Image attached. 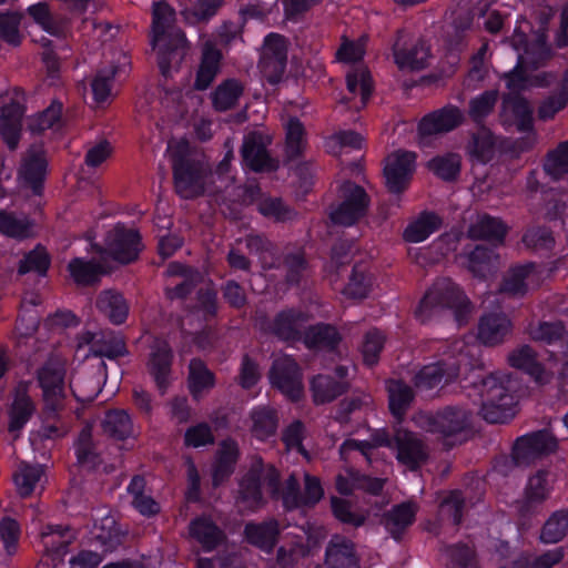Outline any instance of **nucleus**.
<instances>
[{
	"instance_id": "obj_1",
	"label": "nucleus",
	"mask_w": 568,
	"mask_h": 568,
	"mask_svg": "<svg viewBox=\"0 0 568 568\" xmlns=\"http://www.w3.org/2000/svg\"><path fill=\"white\" fill-rule=\"evenodd\" d=\"M304 494H298V481L291 476L283 493L278 489V474L276 469L265 466L261 459H255L248 474L241 480L237 506L244 510H254L263 503L264 495L281 497L286 508L301 505L312 506L320 501L324 495L323 487L317 477L305 474Z\"/></svg>"
},
{
	"instance_id": "obj_2",
	"label": "nucleus",
	"mask_w": 568,
	"mask_h": 568,
	"mask_svg": "<svg viewBox=\"0 0 568 568\" xmlns=\"http://www.w3.org/2000/svg\"><path fill=\"white\" fill-rule=\"evenodd\" d=\"M379 447H388L396 454L397 460L410 469L417 468L427 457L426 447L413 433L397 429L393 438L385 432H376L371 440L346 439L341 446L343 458L353 452H359L368 463H372L375 452Z\"/></svg>"
},
{
	"instance_id": "obj_3",
	"label": "nucleus",
	"mask_w": 568,
	"mask_h": 568,
	"mask_svg": "<svg viewBox=\"0 0 568 568\" xmlns=\"http://www.w3.org/2000/svg\"><path fill=\"white\" fill-rule=\"evenodd\" d=\"M515 383L506 373H493L474 383V402L480 405V414L489 423H505L516 414Z\"/></svg>"
},
{
	"instance_id": "obj_4",
	"label": "nucleus",
	"mask_w": 568,
	"mask_h": 568,
	"mask_svg": "<svg viewBox=\"0 0 568 568\" xmlns=\"http://www.w3.org/2000/svg\"><path fill=\"white\" fill-rule=\"evenodd\" d=\"M152 45L158 50L159 65L164 75L169 74L170 62H180L186 53L184 33L172 24L174 12L165 2L153 6Z\"/></svg>"
},
{
	"instance_id": "obj_5",
	"label": "nucleus",
	"mask_w": 568,
	"mask_h": 568,
	"mask_svg": "<svg viewBox=\"0 0 568 568\" xmlns=\"http://www.w3.org/2000/svg\"><path fill=\"white\" fill-rule=\"evenodd\" d=\"M475 346L467 345L464 341H455L452 349L443 354L438 362L424 366L415 376V385L418 389H432L443 381L448 383L454 379L462 365L469 364Z\"/></svg>"
},
{
	"instance_id": "obj_6",
	"label": "nucleus",
	"mask_w": 568,
	"mask_h": 568,
	"mask_svg": "<svg viewBox=\"0 0 568 568\" xmlns=\"http://www.w3.org/2000/svg\"><path fill=\"white\" fill-rule=\"evenodd\" d=\"M450 308L455 312L457 322L460 324L470 312V304L463 291L450 280H438L425 294L418 308L417 315L426 321L433 313Z\"/></svg>"
},
{
	"instance_id": "obj_7",
	"label": "nucleus",
	"mask_w": 568,
	"mask_h": 568,
	"mask_svg": "<svg viewBox=\"0 0 568 568\" xmlns=\"http://www.w3.org/2000/svg\"><path fill=\"white\" fill-rule=\"evenodd\" d=\"M187 141L171 140L168 144V156L173 166L174 182L182 197H193L203 192L202 180L197 168L189 160Z\"/></svg>"
},
{
	"instance_id": "obj_8",
	"label": "nucleus",
	"mask_w": 568,
	"mask_h": 568,
	"mask_svg": "<svg viewBox=\"0 0 568 568\" xmlns=\"http://www.w3.org/2000/svg\"><path fill=\"white\" fill-rule=\"evenodd\" d=\"M64 377L65 361L60 357L50 358L38 371L37 378L48 416L54 415L64 405L67 396Z\"/></svg>"
},
{
	"instance_id": "obj_9",
	"label": "nucleus",
	"mask_w": 568,
	"mask_h": 568,
	"mask_svg": "<svg viewBox=\"0 0 568 568\" xmlns=\"http://www.w3.org/2000/svg\"><path fill=\"white\" fill-rule=\"evenodd\" d=\"M142 247L141 236L135 229L118 224L105 237L104 254L124 264L134 261Z\"/></svg>"
},
{
	"instance_id": "obj_10",
	"label": "nucleus",
	"mask_w": 568,
	"mask_h": 568,
	"mask_svg": "<svg viewBox=\"0 0 568 568\" xmlns=\"http://www.w3.org/2000/svg\"><path fill=\"white\" fill-rule=\"evenodd\" d=\"M287 49L288 43L283 36L270 33L265 37L258 68L268 82L276 83L282 79L286 68Z\"/></svg>"
},
{
	"instance_id": "obj_11",
	"label": "nucleus",
	"mask_w": 568,
	"mask_h": 568,
	"mask_svg": "<svg viewBox=\"0 0 568 568\" xmlns=\"http://www.w3.org/2000/svg\"><path fill=\"white\" fill-rule=\"evenodd\" d=\"M367 199L364 190L351 182L341 187V202L332 207L329 216L334 224L352 225L364 213Z\"/></svg>"
},
{
	"instance_id": "obj_12",
	"label": "nucleus",
	"mask_w": 568,
	"mask_h": 568,
	"mask_svg": "<svg viewBox=\"0 0 568 568\" xmlns=\"http://www.w3.org/2000/svg\"><path fill=\"white\" fill-rule=\"evenodd\" d=\"M511 43L514 49L518 52V61L515 69L506 74L507 88L511 92H516L530 85L546 84L547 82L545 74L538 73L534 77V79H529L524 74L528 64L532 62L529 57L530 49L526 44L524 32L516 30L511 39Z\"/></svg>"
},
{
	"instance_id": "obj_13",
	"label": "nucleus",
	"mask_w": 568,
	"mask_h": 568,
	"mask_svg": "<svg viewBox=\"0 0 568 568\" xmlns=\"http://www.w3.org/2000/svg\"><path fill=\"white\" fill-rule=\"evenodd\" d=\"M270 381L291 399H297L303 393L301 373L294 359L287 355L277 356L274 359Z\"/></svg>"
},
{
	"instance_id": "obj_14",
	"label": "nucleus",
	"mask_w": 568,
	"mask_h": 568,
	"mask_svg": "<svg viewBox=\"0 0 568 568\" xmlns=\"http://www.w3.org/2000/svg\"><path fill=\"white\" fill-rule=\"evenodd\" d=\"M415 154L408 151H396L386 158L384 176L390 192L399 193L407 187L415 170Z\"/></svg>"
},
{
	"instance_id": "obj_15",
	"label": "nucleus",
	"mask_w": 568,
	"mask_h": 568,
	"mask_svg": "<svg viewBox=\"0 0 568 568\" xmlns=\"http://www.w3.org/2000/svg\"><path fill=\"white\" fill-rule=\"evenodd\" d=\"M85 347H88V352L84 354L85 357L92 354L95 356L115 358L125 353L123 339L112 332H83L77 338L75 352L80 353V351Z\"/></svg>"
},
{
	"instance_id": "obj_16",
	"label": "nucleus",
	"mask_w": 568,
	"mask_h": 568,
	"mask_svg": "<svg viewBox=\"0 0 568 568\" xmlns=\"http://www.w3.org/2000/svg\"><path fill=\"white\" fill-rule=\"evenodd\" d=\"M558 312L566 317L565 321L558 322H539L528 326V335L531 339L548 345L558 344L568 365V303L559 306Z\"/></svg>"
},
{
	"instance_id": "obj_17",
	"label": "nucleus",
	"mask_w": 568,
	"mask_h": 568,
	"mask_svg": "<svg viewBox=\"0 0 568 568\" xmlns=\"http://www.w3.org/2000/svg\"><path fill=\"white\" fill-rule=\"evenodd\" d=\"M6 99L9 102L1 109L0 135L8 148L13 150L20 138L24 97L22 92L13 90L12 95L7 94Z\"/></svg>"
},
{
	"instance_id": "obj_18",
	"label": "nucleus",
	"mask_w": 568,
	"mask_h": 568,
	"mask_svg": "<svg viewBox=\"0 0 568 568\" xmlns=\"http://www.w3.org/2000/svg\"><path fill=\"white\" fill-rule=\"evenodd\" d=\"M542 268L534 263L516 265L507 272L501 284V292L514 296H521L536 288L545 280Z\"/></svg>"
},
{
	"instance_id": "obj_19",
	"label": "nucleus",
	"mask_w": 568,
	"mask_h": 568,
	"mask_svg": "<svg viewBox=\"0 0 568 568\" xmlns=\"http://www.w3.org/2000/svg\"><path fill=\"white\" fill-rule=\"evenodd\" d=\"M557 447L555 437L548 432H538L517 439L513 458L516 464L525 465L541 455L554 452Z\"/></svg>"
},
{
	"instance_id": "obj_20",
	"label": "nucleus",
	"mask_w": 568,
	"mask_h": 568,
	"mask_svg": "<svg viewBox=\"0 0 568 568\" xmlns=\"http://www.w3.org/2000/svg\"><path fill=\"white\" fill-rule=\"evenodd\" d=\"M469 413L462 408H447L437 415L422 414L417 423L432 433L449 436L463 430L469 422Z\"/></svg>"
},
{
	"instance_id": "obj_21",
	"label": "nucleus",
	"mask_w": 568,
	"mask_h": 568,
	"mask_svg": "<svg viewBox=\"0 0 568 568\" xmlns=\"http://www.w3.org/2000/svg\"><path fill=\"white\" fill-rule=\"evenodd\" d=\"M347 93L339 101V108L358 111L364 108L372 93V81L368 71L361 67L346 75Z\"/></svg>"
},
{
	"instance_id": "obj_22",
	"label": "nucleus",
	"mask_w": 568,
	"mask_h": 568,
	"mask_svg": "<svg viewBox=\"0 0 568 568\" xmlns=\"http://www.w3.org/2000/svg\"><path fill=\"white\" fill-rule=\"evenodd\" d=\"M508 363L511 367L527 373L537 384L545 385L554 376L552 365L544 367L538 363L535 351L528 345H521L508 354Z\"/></svg>"
},
{
	"instance_id": "obj_23",
	"label": "nucleus",
	"mask_w": 568,
	"mask_h": 568,
	"mask_svg": "<svg viewBox=\"0 0 568 568\" xmlns=\"http://www.w3.org/2000/svg\"><path fill=\"white\" fill-rule=\"evenodd\" d=\"M47 161L41 146L32 148L23 159L19 171V183L22 189H31L39 194L44 179Z\"/></svg>"
},
{
	"instance_id": "obj_24",
	"label": "nucleus",
	"mask_w": 568,
	"mask_h": 568,
	"mask_svg": "<svg viewBox=\"0 0 568 568\" xmlns=\"http://www.w3.org/2000/svg\"><path fill=\"white\" fill-rule=\"evenodd\" d=\"M270 139L260 132H253L245 136L242 148L243 163L253 171L273 169L272 161L267 154L266 145Z\"/></svg>"
},
{
	"instance_id": "obj_25",
	"label": "nucleus",
	"mask_w": 568,
	"mask_h": 568,
	"mask_svg": "<svg viewBox=\"0 0 568 568\" xmlns=\"http://www.w3.org/2000/svg\"><path fill=\"white\" fill-rule=\"evenodd\" d=\"M511 332V322L503 313H488L480 317L477 338L484 345L503 343Z\"/></svg>"
},
{
	"instance_id": "obj_26",
	"label": "nucleus",
	"mask_w": 568,
	"mask_h": 568,
	"mask_svg": "<svg viewBox=\"0 0 568 568\" xmlns=\"http://www.w3.org/2000/svg\"><path fill=\"white\" fill-rule=\"evenodd\" d=\"M116 57V65L99 70L91 81L93 101L97 105H103L109 101L113 77L130 65V59L124 52H118Z\"/></svg>"
},
{
	"instance_id": "obj_27",
	"label": "nucleus",
	"mask_w": 568,
	"mask_h": 568,
	"mask_svg": "<svg viewBox=\"0 0 568 568\" xmlns=\"http://www.w3.org/2000/svg\"><path fill=\"white\" fill-rule=\"evenodd\" d=\"M463 119L462 112L456 108H445L426 115L419 123L418 133L422 142L427 136L448 132L455 129Z\"/></svg>"
},
{
	"instance_id": "obj_28",
	"label": "nucleus",
	"mask_w": 568,
	"mask_h": 568,
	"mask_svg": "<svg viewBox=\"0 0 568 568\" xmlns=\"http://www.w3.org/2000/svg\"><path fill=\"white\" fill-rule=\"evenodd\" d=\"M405 34L399 33L394 44L395 63L402 70L422 69L429 59V47L425 41H418L410 49H404Z\"/></svg>"
},
{
	"instance_id": "obj_29",
	"label": "nucleus",
	"mask_w": 568,
	"mask_h": 568,
	"mask_svg": "<svg viewBox=\"0 0 568 568\" xmlns=\"http://www.w3.org/2000/svg\"><path fill=\"white\" fill-rule=\"evenodd\" d=\"M172 354L170 346L164 341H156L152 346L149 369L158 387L164 390L170 381Z\"/></svg>"
},
{
	"instance_id": "obj_30",
	"label": "nucleus",
	"mask_w": 568,
	"mask_h": 568,
	"mask_svg": "<svg viewBox=\"0 0 568 568\" xmlns=\"http://www.w3.org/2000/svg\"><path fill=\"white\" fill-rule=\"evenodd\" d=\"M531 108L519 97L509 94L503 102V119L508 125H515L519 131H527L531 124Z\"/></svg>"
},
{
	"instance_id": "obj_31",
	"label": "nucleus",
	"mask_w": 568,
	"mask_h": 568,
	"mask_svg": "<svg viewBox=\"0 0 568 568\" xmlns=\"http://www.w3.org/2000/svg\"><path fill=\"white\" fill-rule=\"evenodd\" d=\"M554 480L555 475L548 470H539L529 477L524 497L526 511H529L532 506L539 505L548 498Z\"/></svg>"
},
{
	"instance_id": "obj_32",
	"label": "nucleus",
	"mask_w": 568,
	"mask_h": 568,
	"mask_svg": "<svg viewBox=\"0 0 568 568\" xmlns=\"http://www.w3.org/2000/svg\"><path fill=\"white\" fill-rule=\"evenodd\" d=\"M221 52L215 49L211 41H206L202 50V59L196 73L195 87L200 90L206 89L220 71Z\"/></svg>"
},
{
	"instance_id": "obj_33",
	"label": "nucleus",
	"mask_w": 568,
	"mask_h": 568,
	"mask_svg": "<svg viewBox=\"0 0 568 568\" xmlns=\"http://www.w3.org/2000/svg\"><path fill=\"white\" fill-rule=\"evenodd\" d=\"M327 568H358V561L349 540L335 536L326 550Z\"/></svg>"
},
{
	"instance_id": "obj_34",
	"label": "nucleus",
	"mask_w": 568,
	"mask_h": 568,
	"mask_svg": "<svg viewBox=\"0 0 568 568\" xmlns=\"http://www.w3.org/2000/svg\"><path fill=\"white\" fill-rule=\"evenodd\" d=\"M348 369L344 366L337 368L338 381H334L328 375H318L312 381V390L316 403H325L334 399L345 389L343 378L347 375Z\"/></svg>"
},
{
	"instance_id": "obj_35",
	"label": "nucleus",
	"mask_w": 568,
	"mask_h": 568,
	"mask_svg": "<svg viewBox=\"0 0 568 568\" xmlns=\"http://www.w3.org/2000/svg\"><path fill=\"white\" fill-rule=\"evenodd\" d=\"M306 321V315L300 311L282 312L274 322L273 331L282 339L295 341L301 338Z\"/></svg>"
},
{
	"instance_id": "obj_36",
	"label": "nucleus",
	"mask_w": 568,
	"mask_h": 568,
	"mask_svg": "<svg viewBox=\"0 0 568 568\" xmlns=\"http://www.w3.org/2000/svg\"><path fill=\"white\" fill-rule=\"evenodd\" d=\"M97 307L109 317L113 324H122L129 313V306L123 296L112 290L100 293Z\"/></svg>"
},
{
	"instance_id": "obj_37",
	"label": "nucleus",
	"mask_w": 568,
	"mask_h": 568,
	"mask_svg": "<svg viewBox=\"0 0 568 568\" xmlns=\"http://www.w3.org/2000/svg\"><path fill=\"white\" fill-rule=\"evenodd\" d=\"M442 224V220L434 213H423L408 223L403 236L406 242L419 243L428 239Z\"/></svg>"
},
{
	"instance_id": "obj_38",
	"label": "nucleus",
	"mask_w": 568,
	"mask_h": 568,
	"mask_svg": "<svg viewBox=\"0 0 568 568\" xmlns=\"http://www.w3.org/2000/svg\"><path fill=\"white\" fill-rule=\"evenodd\" d=\"M463 263L478 277H486L497 266L498 256L493 250L477 245L469 254L463 256Z\"/></svg>"
},
{
	"instance_id": "obj_39",
	"label": "nucleus",
	"mask_w": 568,
	"mask_h": 568,
	"mask_svg": "<svg viewBox=\"0 0 568 568\" xmlns=\"http://www.w3.org/2000/svg\"><path fill=\"white\" fill-rule=\"evenodd\" d=\"M336 488L343 495H348L356 488L377 494L383 488V481L378 478L359 476L352 469H346L337 476Z\"/></svg>"
},
{
	"instance_id": "obj_40",
	"label": "nucleus",
	"mask_w": 568,
	"mask_h": 568,
	"mask_svg": "<svg viewBox=\"0 0 568 568\" xmlns=\"http://www.w3.org/2000/svg\"><path fill=\"white\" fill-rule=\"evenodd\" d=\"M214 385L213 373L201 361H192L189 367V388L193 397L204 396Z\"/></svg>"
},
{
	"instance_id": "obj_41",
	"label": "nucleus",
	"mask_w": 568,
	"mask_h": 568,
	"mask_svg": "<svg viewBox=\"0 0 568 568\" xmlns=\"http://www.w3.org/2000/svg\"><path fill=\"white\" fill-rule=\"evenodd\" d=\"M27 385L17 389L12 407L10 410L9 430L11 433L19 432L28 422L34 410L33 403L26 393Z\"/></svg>"
},
{
	"instance_id": "obj_42",
	"label": "nucleus",
	"mask_w": 568,
	"mask_h": 568,
	"mask_svg": "<svg viewBox=\"0 0 568 568\" xmlns=\"http://www.w3.org/2000/svg\"><path fill=\"white\" fill-rule=\"evenodd\" d=\"M39 303L40 298L37 294H29L23 297L16 325V333L18 336L27 337L36 331L39 322V314L34 307Z\"/></svg>"
},
{
	"instance_id": "obj_43",
	"label": "nucleus",
	"mask_w": 568,
	"mask_h": 568,
	"mask_svg": "<svg viewBox=\"0 0 568 568\" xmlns=\"http://www.w3.org/2000/svg\"><path fill=\"white\" fill-rule=\"evenodd\" d=\"M190 535L207 551L217 546L223 538L222 531L206 517L191 523Z\"/></svg>"
},
{
	"instance_id": "obj_44",
	"label": "nucleus",
	"mask_w": 568,
	"mask_h": 568,
	"mask_svg": "<svg viewBox=\"0 0 568 568\" xmlns=\"http://www.w3.org/2000/svg\"><path fill=\"white\" fill-rule=\"evenodd\" d=\"M42 477L43 469L41 466H32L27 463H20L13 475L14 484L22 497L30 496L36 491L41 484Z\"/></svg>"
},
{
	"instance_id": "obj_45",
	"label": "nucleus",
	"mask_w": 568,
	"mask_h": 568,
	"mask_svg": "<svg viewBox=\"0 0 568 568\" xmlns=\"http://www.w3.org/2000/svg\"><path fill=\"white\" fill-rule=\"evenodd\" d=\"M469 236L474 239H485L500 242L506 234V226L496 217L479 215L471 223L468 230Z\"/></svg>"
},
{
	"instance_id": "obj_46",
	"label": "nucleus",
	"mask_w": 568,
	"mask_h": 568,
	"mask_svg": "<svg viewBox=\"0 0 568 568\" xmlns=\"http://www.w3.org/2000/svg\"><path fill=\"white\" fill-rule=\"evenodd\" d=\"M277 534V524L273 520L263 524H247L245 528V536L248 542L264 551L272 550Z\"/></svg>"
},
{
	"instance_id": "obj_47",
	"label": "nucleus",
	"mask_w": 568,
	"mask_h": 568,
	"mask_svg": "<svg viewBox=\"0 0 568 568\" xmlns=\"http://www.w3.org/2000/svg\"><path fill=\"white\" fill-rule=\"evenodd\" d=\"M237 458V446L233 440H224L217 452L216 462L213 468V483L219 485L232 471Z\"/></svg>"
},
{
	"instance_id": "obj_48",
	"label": "nucleus",
	"mask_w": 568,
	"mask_h": 568,
	"mask_svg": "<svg viewBox=\"0 0 568 568\" xmlns=\"http://www.w3.org/2000/svg\"><path fill=\"white\" fill-rule=\"evenodd\" d=\"M102 426L103 430L115 439H125L134 435L131 417L124 410L109 412Z\"/></svg>"
},
{
	"instance_id": "obj_49",
	"label": "nucleus",
	"mask_w": 568,
	"mask_h": 568,
	"mask_svg": "<svg viewBox=\"0 0 568 568\" xmlns=\"http://www.w3.org/2000/svg\"><path fill=\"white\" fill-rule=\"evenodd\" d=\"M568 532V511L552 513L542 526L540 540L545 544H556L564 539Z\"/></svg>"
},
{
	"instance_id": "obj_50",
	"label": "nucleus",
	"mask_w": 568,
	"mask_h": 568,
	"mask_svg": "<svg viewBox=\"0 0 568 568\" xmlns=\"http://www.w3.org/2000/svg\"><path fill=\"white\" fill-rule=\"evenodd\" d=\"M242 93L243 85L237 80L229 79L222 82L213 93L214 108L220 111L233 108Z\"/></svg>"
},
{
	"instance_id": "obj_51",
	"label": "nucleus",
	"mask_w": 568,
	"mask_h": 568,
	"mask_svg": "<svg viewBox=\"0 0 568 568\" xmlns=\"http://www.w3.org/2000/svg\"><path fill=\"white\" fill-rule=\"evenodd\" d=\"M69 272L71 277L81 285L94 283L102 273V265L94 260L84 261L75 257L69 263Z\"/></svg>"
},
{
	"instance_id": "obj_52",
	"label": "nucleus",
	"mask_w": 568,
	"mask_h": 568,
	"mask_svg": "<svg viewBox=\"0 0 568 568\" xmlns=\"http://www.w3.org/2000/svg\"><path fill=\"white\" fill-rule=\"evenodd\" d=\"M252 433L253 435L264 440L273 436L277 428V418L275 412L271 408H255L252 412Z\"/></svg>"
},
{
	"instance_id": "obj_53",
	"label": "nucleus",
	"mask_w": 568,
	"mask_h": 568,
	"mask_svg": "<svg viewBox=\"0 0 568 568\" xmlns=\"http://www.w3.org/2000/svg\"><path fill=\"white\" fill-rule=\"evenodd\" d=\"M416 514V505L412 503H404L396 506L386 517L385 525L387 530L397 538L399 532L408 527Z\"/></svg>"
},
{
	"instance_id": "obj_54",
	"label": "nucleus",
	"mask_w": 568,
	"mask_h": 568,
	"mask_svg": "<svg viewBox=\"0 0 568 568\" xmlns=\"http://www.w3.org/2000/svg\"><path fill=\"white\" fill-rule=\"evenodd\" d=\"M305 345L313 347H333L339 339L337 331L329 325H316L301 335Z\"/></svg>"
},
{
	"instance_id": "obj_55",
	"label": "nucleus",
	"mask_w": 568,
	"mask_h": 568,
	"mask_svg": "<svg viewBox=\"0 0 568 568\" xmlns=\"http://www.w3.org/2000/svg\"><path fill=\"white\" fill-rule=\"evenodd\" d=\"M104 374L99 377L73 376L70 379V389L79 402L93 400L101 390Z\"/></svg>"
},
{
	"instance_id": "obj_56",
	"label": "nucleus",
	"mask_w": 568,
	"mask_h": 568,
	"mask_svg": "<svg viewBox=\"0 0 568 568\" xmlns=\"http://www.w3.org/2000/svg\"><path fill=\"white\" fill-rule=\"evenodd\" d=\"M387 387L390 412L395 417L400 418L413 399V392L399 381H390Z\"/></svg>"
},
{
	"instance_id": "obj_57",
	"label": "nucleus",
	"mask_w": 568,
	"mask_h": 568,
	"mask_svg": "<svg viewBox=\"0 0 568 568\" xmlns=\"http://www.w3.org/2000/svg\"><path fill=\"white\" fill-rule=\"evenodd\" d=\"M28 11L41 31L45 32L50 37H54L55 39H59L62 36V28L54 22L45 3L39 2L30 6Z\"/></svg>"
},
{
	"instance_id": "obj_58",
	"label": "nucleus",
	"mask_w": 568,
	"mask_h": 568,
	"mask_svg": "<svg viewBox=\"0 0 568 568\" xmlns=\"http://www.w3.org/2000/svg\"><path fill=\"white\" fill-rule=\"evenodd\" d=\"M495 150V139L487 129H480L468 146L469 154L480 162L488 161Z\"/></svg>"
},
{
	"instance_id": "obj_59",
	"label": "nucleus",
	"mask_w": 568,
	"mask_h": 568,
	"mask_svg": "<svg viewBox=\"0 0 568 568\" xmlns=\"http://www.w3.org/2000/svg\"><path fill=\"white\" fill-rule=\"evenodd\" d=\"M32 224L27 219H16L11 214L0 211V233L23 239L32 234Z\"/></svg>"
},
{
	"instance_id": "obj_60",
	"label": "nucleus",
	"mask_w": 568,
	"mask_h": 568,
	"mask_svg": "<svg viewBox=\"0 0 568 568\" xmlns=\"http://www.w3.org/2000/svg\"><path fill=\"white\" fill-rule=\"evenodd\" d=\"M221 4L222 0H196L192 7L186 8L182 13L187 23L195 24L214 16Z\"/></svg>"
},
{
	"instance_id": "obj_61",
	"label": "nucleus",
	"mask_w": 568,
	"mask_h": 568,
	"mask_svg": "<svg viewBox=\"0 0 568 568\" xmlns=\"http://www.w3.org/2000/svg\"><path fill=\"white\" fill-rule=\"evenodd\" d=\"M428 169L443 180H453L460 169V159L456 154L438 156L428 162Z\"/></svg>"
},
{
	"instance_id": "obj_62",
	"label": "nucleus",
	"mask_w": 568,
	"mask_h": 568,
	"mask_svg": "<svg viewBox=\"0 0 568 568\" xmlns=\"http://www.w3.org/2000/svg\"><path fill=\"white\" fill-rule=\"evenodd\" d=\"M62 112V104L60 102H52L51 105L30 119L29 128L32 132H43L52 129L59 124Z\"/></svg>"
},
{
	"instance_id": "obj_63",
	"label": "nucleus",
	"mask_w": 568,
	"mask_h": 568,
	"mask_svg": "<svg viewBox=\"0 0 568 568\" xmlns=\"http://www.w3.org/2000/svg\"><path fill=\"white\" fill-rule=\"evenodd\" d=\"M568 104V72L565 73L559 92L547 99L539 108L542 119H551L557 112Z\"/></svg>"
},
{
	"instance_id": "obj_64",
	"label": "nucleus",
	"mask_w": 568,
	"mask_h": 568,
	"mask_svg": "<svg viewBox=\"0 0 568 568\" xmlns=\"http://www.w3.org/2000/svg\"><path fill=\"white\" fill-rule=\"evenodd\" d=\"M545 171L554 179H559L568 173V141L549 154L545 163Z\"/></svg>"
}]
</instances>
